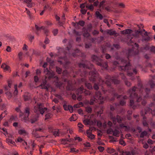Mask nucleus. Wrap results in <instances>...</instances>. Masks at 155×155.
<instances>
[{"label":"nucleus","instance_id":"obj_1","mask_svg":"<svg viewBox=\"0 0 155 155\" xmlns=\"http://www.w3.org/2000/svg\"><path fill=\"white\" fill-rule=\"evenodd\" d=\"M130 61V60L128 58H127V60L122 59L121 61V62L123 64H124V65L120 66L119 68V69L120 71H124L126 70H130L131 66Z\"/></svg>","mask_w":155,"mask_h":155},{"label":"nucleus","instance_id":"obj_2","mask_svg":"<svg viewBox=\"0 0 155 155\" xmlns=\"http://www.w3.org/2000/svg\"><path fill=\"white\" fill-rule=\"evenodd\" d=\"M91 58L93 62L95 61L96 64L98 66L106 68L107 67V63L106 62H104L103 60L101 59L99 57L93 55L91 56Z\"/></svg>","mask_w":155,"mask_h":155},{"label":"nucleus","instance_id":"obj_3","mask_svg":"<svg viewBox=\"0 0 155 155\" xmlns=\"http://www.w3.org/2000/svg\"><path fill=\"white\" fill-rule=\"evenodd\" d=\"M85 61L88 62V63H87L86 64L85 63H79L78 64V67L80 68H83L89 70H91L93 68L94 69V65L93 64L90 63V62L88 61L87 60H85Z\"/></svg>","mask_w":155,"mask_h":155},{"label":"nucleus","instance_id":"obj_4","mask_svg":"<svg viewBox=\"0 0 155 155\" xmlns=\"http://www.w3.org/2000/svg\"><path fill=\"white\" fill-rule=\"evenodd\" d=\"M137 88V87L136 86H134L128 90V93L130 98L134 99L137 97L138 94L136 92Z\"/></svg>","mask_w":155,"mask_h":155},{"label":"nucleus","instance_id":"obj_5","mask_svg":"<svg viewBox=\"0 0 155 155\" xmlns=\"http://www.w3.org/2000/svg\"><path fill=\"white\" fill-rule=\"evenodd\" d=\"M139 50L137 49L134 51L133 49H129L127 53V58L129 59L130 57L131 56H135L139 54Z\"/></svg>","mask_w":155,"mask_h":155},{"label":"nucleus","instance_id":"obj_6","mask_svg":"<svg viewBox=\"0 0 155 155\" xmlns=\"http://www.w3.org/2000/svg\"><path fill=\"white\" fill-rule=\"evenodd\" d=\"M111 96L112 97L110 98V100L111 101H114L115 98L117 99L120 98L122 96V95L119 94L115 91H112Z\"/></svg>","mask_w":155,"mask_h":155},{"label":"nucleus","instance_id":"obj_7","mask_svg":"<svg viewBox=\"0 0 155 155\" xmlns=\"http://www.w3.org/2000/svg\"><path fill=\"white\" fill-rule=\"evenodd\" d=\"M38 117L39 116L38 115L35 114H32L30 117L29 122H30L31 124H33L38 120Z\"/></svg>","mask_w":155,"mask_h":155},{"label":"nucleus","instance_id":"obj_8","mask_svg":"<svg viewBox=\"0 0 155 155\" xmlns=\"http://www.w3.org/2000/svg\"><path fill=\"white\" fill-rule=\"evenodd\" d=\"M137 26L138 28V30H135V33L133 34V35L136 38H138L139 37L140 35H142V31L141 30V28L139 25H137Z\"/></svg>","mask_w":155,"mask_h":155},{"label":"nucleus","instance_id":"obj_9","mask_svg":"<svg viewBox=\"0 0 155 155\" xmlns=\"http://www.w3.org/2000/svg\"><path fill=\"white\" fill-rule=\"evenodd\" d=\"M84 90V87L81 85L80 88L78 89L76 91V94L77 95H78L79 94H81L83 93Z\"/></svg>","mask_w":155,"mask_h":155},{"label":"nucleus","instance_id":"obj_10","mask_svg":"<svg viewBox=\"0 0 155 155\" xmlns=\"http://www.w3.org/2000/svg\"><path fill=\"white\" fill-rule=\"evenodd\" d=\"M23 97L24 101H27L30 100L31 96L28 93H25L23 95Z\"/></svg>","mask_w":155,"mask_h":155},{"label":"nucleus","instance_id":"obj_11","mask_svg":"<svg viewBox=\"0 0 155 155\" xmlns=\"http://www.w3.org/2000/svg\"><path fill=\"white\" fill-rule=\"evenodd\" d=\"M89 131L90 130H87L86 131V133L87 134V137L90 138L91 140H92L94 139L95 136L94 134H92L91 132H89Z\"/></svg>","mask_w":155,"mask_h":155},{"label":"nucleus","instance_id":"obj_12","mask_svg":"<svg viewBox=\"0 0 155 155\" xmlns=\"http://www.w3.org/2000/svg\"><path fill=\"white\" fill-rule=\"evenodd\" d=\"M84 124L86 125H92L93 124V121L89 119H86L83 121Z\"/></svg>","mask_w":155,"mask_h":155},{"label":"nucleus","instance_id":"obj_13","mask_svg":"<svg viewBox=\"0 0 155 155\" xmlns=\"http://www.w3.org/2000/svg\"><path fill=\"white\" fill-rule=\"evenodd\" d=\"M102 95V94L100 91H98L95 93V97L99 100H101L103 99V97Z\"/></svg>","mask_w":155,"mask_h":155},{"label":"nucleus","instance_id":"obj_14","mask_svg":"<svg viewBox=\"0 0 155 155\" xmlns=\"http://www.w3.org/2000/svg\"><path fill=\"white\" fill-rule=\"evenodd\" d=\"M46 75V76H45V79H46L47 78L49 79H50L53 78L54 77V74L53 72H51L50 71L48 73H47Z\"/></svg>","mask_w":155,"mask_h":155},{"label":"nucleus","instance_id":"obj_15","mask_svg":"<svg viewBox=\"0 0 155 155\" xmlns=\"http://www.w3.org/2000/svg\"><path fill=\"white\" fill-rule=\"evenodd\" d=\"M24 2L26 3L27 6L29 8H31L32 7V3L31 0H25Z\"/></svg>","mask_w":155,"mask_h":155},{"label":"nucleus","instance_id":"obj_16","mask_svg":"<svg viewBox=\"0 0 155 155\" xmlns=\"http://www.w3.org/2000/svg\"><path fill=\"white\" fill-rule=\"evenodd\" d=\"M133 31L129 29H126L123 31H121V33L123 34H130L132 33Z\"/></svg>","mask_w":155,"mask_h":155},{"label":"nucleus","instance_id":"obj_17","mask_svg":"<svg viewBox=\"0 0 155 155\" xmlns=\"http://www.w3.org/2000/svg\"><path fill=\"white\" fill-rule=\"evenodd\" d=\"M96 17L99 18L100 20H102L103 18V16L99 12L97 11L95 12Z\"/></svg>","mask_w":155,"mask_h":155},{"label":"nucleus","instance_id":"obj_18","mask_svg":"<svg viewBox=\"0 0 155 155\" xmlns=\"http://www.w3.org/2000/svg\"><path fill=\"white\" fill-rule=\"evenodd\" d=\"M38 107L35 106L34 107V111L35 113H37L39 111L40 107L41 106L42 104L41 103L38 104Z\"/></svg>","mask_w":155,"mask_h":155},{"label":"nucleus","instance_id":"obj_19","mask_svg":"<svg viewBox=\"0 0 155 155\" xmlns=\"http://www.w3.org/2000/svg\"><path fill=\"white\" fill-rule=\"evenodd\" d=\"M18 133L20 135H26L27 134V132L24 129H20L18 130Z\"/></svg>","mask_w":155,"mask_h":155},{"label":"nucleus","instance_id":"obj_20","mask_svg":"<svg viewBox=\"0 0 155 155\" xmlns=\"http://www.w3.org/2000/svg\"><path fill=\"white\" fill-rule=\"evenodd\" d=\"M53 116V115L51 113H48L45 116V120H46L47 119L51 118Z\"/></svg>","mask_w":155,"mask_h":155},{"label":"nucleus","instance_id":"obj_21","mask_svg":"<svg viewBox=\"0 0 155 155\" xmlns=\"http://www.w3.org/2000/svg\"><path fill=\"white\" fill-rule=\"evenodd\" d=\"M106 151L107 153L111 154L115 152V150L113 148L108 147L107 148Z\"/></svg>","mask_w":155,"mask_h":155},{"label":"nucleus","instance_id":"obj_22","mask_svg":"<svg viewBox=\"0 0 155 155\" xmlns=\"http://www.w3.org/2000/svg\"><path fill=\"white\" fill-rule=\"evenodd\" d=\"M149 84L151 88H153L155 87V83L153 80H150L149 81Z\"/></svg>","mask_w":155,"mask_h":155},{"label":"nucleus","instance_id":"obj_23","mask_svg":"<svg viewBox=\"0 0 155 155\" xmlns=\"http://www.w3.org/2000/svg\"><path fill=\"white\" fill-rule=\"evenodd\" d=\"M7 111L5 110L0 115V121L2 120L4 117H5L7 114Z\"/></svg>","mask_w":155,"mask_h":155},{"label":"nucleus","instance_id":"obj_24","mask_svg":"<svg viewBox=\"0 0 155 155\" xmlns=\"http://www.w3.org/2000/svg\"><path fill=\"white\" fill-rule=\"evenodd\" d=\"M61 143L63 144H66L68 143V142L69 141L68 139L67 138L65 139H62L60 140Z\"/></svg>","mask_w":155,"mask_h":155},{"label":"nucleus","instance_id":"obj_25","mask_svg":"<svg viewBox=\"0 0 155 155\" xmlns=\"http://www.w3.org/2000/svg\"><path fill=\"white\" fill-rule=\"evenodd\" d=\"M17 141L18 142L20 143H23L24 142L26 145H27V143L24 140L20 137H18L17 139Z\"/></svg>","mask_w":155,"mask_h":155},{"label":"nucleus","instance_id":"obj_26","mask_svg":"<svg viewBox=\"0 0 155 155\" xmlns=\"http://www.w3.org/2000/svg\"><path fill=\"white\" fill-rule=\"evenodd\" d=\"M116 119L117 120V123L119 124H120L121 123L123 119L121 117V116L119 115H117Z\"/></svg>","mask_w":155,"mask_h":155},{"label":"nucleus","instance_id":"obj_27","mask_svg":"<svg viewBox=\"0 0 155 155\" xmlns=\"http://www.w3.org/2000/svg\"><path fill=\"white\" fill-rule=\"evenodd\" d=\"M111 81L115 84H119L120 83V81L115 79H111Z\"/></svg>","mask_w":155,"mask_h":155},{"label":"nucleus","instance_id":"obj_28","mask_svg":"<svg viewBox=\"0 0 155 155\" xmlns=\"http://www.w3.org/2000/svg\"><path fill=\"white\" fill-rule=\"evenodd\" d=\"M107 34H109L110 35H116L117 33L115 31H112L111 30H109L107 32Z\"/></svg>","mask_w":155,"mask_h":155},{"label":"nucleus","instance_id":"obj_29","mask_svg":"<svg viewBox=\"0 0 155 155\" xmlns=\"http://www.w3.org/2000/svg\"><path fill=\"white\" fill-rule=\"evenodd\" d=\"M145 114H146L149 112H151L152 114H153V113H152V110L149 107H147L145 108Z\"/></svg>","mask_w":155,"mask_h":155},{"label":"nucleus","instance_id":"obj_30","mask_svg":"<svg viewBox=\"0 0 155 155\" xmlns=\"http://www.w3.org/2000/svg\"><path fill=\"white\" fill-rule=\"evenodd\" d=\"M85 86L87 88V89L91 90L92 89V86L91 84L87 82H85Z\"/></svg>","mask_w":155,"mask_h":155},{"label":"nucleus","instance_id":"obj_31","mask_svg":"<svg viewBox=\"0 0 155 155\" xmlns=\"http://www.w3.org/2000/svg\"><path fill=\"white\" fill-rule=\"evenodd\" d=\"M9 88V87H8V86L7 85H5V86L4 87L5 90V91L6 92L5 94H9L11 95V94L9 91H8Z\"/></svg>","mask_w":155,"mask_h":155},{"label":"nucleus","instance_id":"obj_32","mask_svg":"<svg viewBox=\"0 0 155 155\" xmlns=\"http://www.w3.org/2000/svg\"><path fill=\"white\" fill-rule=\"evenodd\" d=\"M30 109L28 107H26L25 109V113L27 114V115L28 116H29L30 114Z\"/></svg>","mask_w":155,"mask_h":155},{"label":"nucleus","instance_id":"obj_33","mask_svg":"<svg viewBox=\"0 0 155 155\" xmlns=\"http://www.w3.org/2000/svg\"><path fill=\"white\" fill-rule=\"evenodd\" d=\"M113 135L116 137H118L119 136V131L117 130H114L113 131Z\"/></svg>","mask_w":155,"mask_h":155},{"label":"nucleus","instance_id":"obj_34","mask_svg":"<svg viewBox=\"0 0 155 155\" xmlns=\"http://www.w3.org/2000/svg\"><path fill=\"white\" fill-rule=\"evenodd\" d=\"M92 25L91 23H90L88 24L87 25V31H88L89 32H90L92 30Z\"/></svg>","mask_w":155,"mask_h":155},{"label":"nucleus","instance_id":"obj_35","mask_svg":"<svg viewBox=\"0 0 155 155\" xmlns=\"http://www.w3.org/2000/svg\"><path fill=\"white\" fill-rule=\"evenodd\" d=\"M75 117H76L75 115L72 114L71 117L69 118V120L71 121H75L77 120L76 118H74Z\"/></svg>","mask_w":155,"mask_h":155},{"label":"nucleus","instance_id":"obj_36","mask_svg":"<svg viewBox=\"0 0 155 155\" xmlns=\"http://www.w3.org/2000/svg\"><path fill=\"white\" fill-rule=\"evenodd\" d=\"M56 71L58 74H61L62 72L61 68H60L59 67L56 66Z\"/></svg>","mask_w":155,"mask_h":155},{"label":"nucleus","instance_id":"obj_37","mask_svg":"<svg viewBox=\"0 0 155 155\" xmlns=\"http://www.w3.org/2000/svg\"><path fill=\"white\" fill-rule=\"evenodd\" d=\"M6 142L7 143H10L13 145H15V142L13 141L12 139L7 138L6 139Z\"/></svg>","mask_w":155,"mask_h":155},{"label":"nucleus","instance_id":"obj_38","mask_svg":"<svg viewBox=\"0 0 155 155\" xmlns=\"http://www.w3.org/2000/svg\"><path fill=\"white\" fill-rule=\"evenodd\" d=\"M150 51L154 54H155V46H152L150 48Z\"/></svg>","mask_w":155,"mask_h":155},{"label":"nucleus","instance_id":"obj_39","mask_svg":"<svg viewBox=\"0 0 155 155\" xmlns=\"http://www.w3.org/2000/svg\"><path fill=\"white\" fill-rule=\"evenodd\" d=\"M147 131H144L142 132L140 135V137L141 138H143L144 136H146L147 135Z\"/></svg>","mask_w":155,"mask_h":155},{"label":"nucleus","instance_id":"obj_40","mask_svg":"<svg viewBox=\"0 0 155 155\" xmlns=\"http://www.w3.org/2000/svg\"><path fill=\"white\" fill-rule=\"evenodd\" d=\"M86 110L88 113H91L92 111V109L90 107L87 106L85 108Z\"/></svg>","mask_w":155,"mask_h":155},{"label":"nucleus","instance_id":"obj_41","mask_svg":"<svg viewBox=\"0 0 155 155\" xmlns=\"http://www.w3.org/2000/svg\"><path fill=\"white\" fill-rule=\"evenodd\" d=\"M89 74H90L94 76V75L97 74L98 73L95 69L94 71H90L89 72Z\"/></svg>","mask_w":155,"mask_h":155},{"label":"nucleus","instance_id":"obj_42","mask_svg":"<svg viewBox=\"0 0 155 155\" xmlns=\"http://www.w3.org/2000/svg\"><path fill=\"white\" fill-rule=\"evenodd\" d=\"M111 79L110 80H108L106 81L105 84L107 86L110 87L111 86Z\"/></svg>","mask_w":155,"mask_h":155},{"label":"nucleus","instance_id":"obj_43","mask_svg":"<svg viewBox=\"0 0 155 155\" xmlns=\"http://www.w3.org/2000/svg\"><path fill=\"white\" fill-rule=\"evenodd\" d=\"M85 24V22L84 21H80L78 23H77V25L78 26V25H80L81 26L83 27Z\"/></svg>","mask_w":155,"mask_h":155},{"label":"nucleus","instance_id":"obj_44","mask_svg":"<svg viewBox=\"0 0 155 155\" xmlns=\"http://www.w3.org/2000/svg\"><path fill=\"white\" fill-rule=\"evenodd\" d=\"M124 82L125 84L128 87H130L131 85V83L128 81L126 79L125 80Z\"/></svg>","mask_w":155,"mask_h":155},{"label":"nucleus","instance_id":"obj_45","mask_svg":"<svg viewBox=\"0 0 155 155\" xmlns=\"http://www.w3.org/2000/svg\"><path fill=\"white\" fill-rule=\"evenodd\" d=\"M83 35L84 37L87 38L90 36V34L86 31V32L83 33Z\"/></svg>","mask_w":155,"mask_h":155},{"label":"nucleus","instance_id":"obj_46","mask_svg":"<svg viewBox=\"0 0 155 155\" xmlns=\"http://www.w3.org/2000/svg\"><path fill=\"white\" fill-rule=\"evenodd\" d=\"M68 110H69L71 113H72L73 111V108L72 106L69 105L68 106Z\"/></svg>","mask_w":155,"mask_h":155},{"label":"nucleus","instance_id":"obj_47","mask_svg":"<svg viewBox=\"0 0 155 155\" xmlns=\"http://www.w3.org/2000/svg\"><path fill=\"white\" fill-rule=\"evenodd\" d=\"M84 93L85 96L90 95L91 94L90 91L86 89H84Z\"/></svg>","mask_w":155,"mask_h":155},{"label":"nucleus","instance_id":"obj_48","mask_svg":"<svg viewBox=\"0 0 155 155\" xmlns=\"http://www.w3.org/2000/svg\"><path fill=\"white\" fill-rule=\"evenodd\" d=\"M29 116H28L27 115L26 117L25 116L23 118V119L24 120L25 122H26L27 121L29 122Z\"/></svg>","mask_w":155,"mask_h":155},{"label":"nucleus","instance_id":"obj_49","mask_svg":"<svg viewBox=\"0 0 155 155\" xmlns=\"http://www.w3.org/2000/svg\"><path fill=\"white\" fill-rule=\"evenodd\" d=\"M97 149L100 152H102L104 150V148L102 146L98 147Z\"/></svg>","mask_w":155,"mask_h":155},{"label":"nucleus","instance_id":"obj_50","mask_svg":"<svg viewBox=\"0 0 155 155\" xmlns=\"http://www.w3.org/2000/svg\"><path fill=\"white\" fill-rule=\"evenodd\" d=\"M52 32L54 36H56L58 33V29H54L53 30Z\"/></svg>","mask_w":155,"mask_h":155},{"label":"nucleus","instance_id":"obj_51","mask_svg":"<svg viewBox=\"0 0 155 155\" xmlns=\"http://www.w3.org/2000/svg\"><path fill=\"white\" fill-rule=\"evenodd\" d=\"M7 82L8 83V86L9 88H10L12 84V81L11 79L8 80Z\"/></svg>","mask_w":155,"mask_h":155},{"label":"nucleus","instance_id":"obj_52","mask_svg":"<svg viewBox=\"0 0 155 155\" xmlns=\"http://www.w3.org/2000/svg\"><path fill=\"white\" fill-rule=\"evenodd\" d=\"M126 103V101L123 100H121L119 102L120 105L122 106H124L125 105Z\"/></svg>","mask_w":155,"mask_h":155},{"label":"nucleus","instance_id":"obj_53","mask_svg":"<svg viewBox=\"0 0 155 155\" xmlns=\"http://www.w3.org/2000/svg\"><path fill=\"white\" fill-rule=\"evenodd\" d=\"M14 88L15 89V91L14 92V94L15 95H16L18 94V91L17 90V86L15 85L14 86Z\"/></svg>","mask_w":155,"mask_h":155},{"label":"nucleus","instance_id":"obj_54","mask_svg":"<svg viewBox=\"0 0 155 155\" xmlns=\"http://www.w3.org/2000/svg\"><path fill=\"white\" fill-rule=\"evenodd\" d=\"M143 39L144 41H148L150 40V38L148 35L146 36V37H145L144 38H143Z\"/></svg>","mask_w":155,"mask_h":155},{"label":"nucleus","instance_id":"obj_55","mask_svg":"<svg viewBox=\"0 0 155 155\" xmlns=\"http://www.w3.org/2000/svg\"><path fill=\"white\" fill-rule=\"evenodd\" d=\"M53 134L55 136H59V133H58V131L56 130L54 131L53 132Z\"/></svg>","mask_w":155,"mask_h":155},{"label":"nucleus","instance_id":"obj_56","mask_svg":"<svg viewBox=\"0 0 155 155\" xmlns=\"http://www.w3.org/2000/svg\"><path fill=\"white\" fill-rule=\"evenodd\" d=\"M120 75L121 76V78L122 79L124 80L126 79V77L123 73H120Z\"/></svg>","mask_w":155,"mask_h":155},{"label":"nucleus","instance_id":"obj_57","mask_svg":"<svg viewBox=\"0 0 155 155\" xmlns=\"http://www.w3.org/2000/svg\"><path fill=\"white\" fill-rule=\"evenodd\" d=\"M80 12L82 14L85 15L87 12V10L84 9H81Z\"/></svg>","mask_w":155,"mask_h":155},{"label":"nucleus","instance_id":"obj_58","mask_svg":"<svg viewBox=\"0 0 155 155\" xmlns=\"http://www.w3.org/2000/svg\"><path fill=\"white\" fill-rule=\"evenodd\" d=\"M83 145L86 147H90L91 146L90 143L88 142H86V143H84Z\"/></svg>","mask_w":155,"mask_h":155},{"label":"nucleus","instance_id":"obj_59","mask_svg":"<svg viewBox=\"0 0 155 155\" xmlns=\"http://www.w3.org/2000/svg\"><path fill=\"white\" fill-rule=\"evenodd\" d=\"M74 140H77L78 142H81L82 140V139L79 137H74Z\"/></svg>","mask_w":155,"mask_h":155},{"label":"nucleus","instance_id":"obj_60","mask_svg":"<svg viewBox=\"0 0 155 155\" xmlns=\"http://www.w3.org/2000/svg\"><path fill=\"white\" fill-rule=\"evenodd\" d=\"M93 88L96 90H98L99 89L98 85L96 83L94 84V86H93Z\"/></svg>","mask_w":155,"mask_h":155},{"label":"nucleus","instance_id":"obj_61","mask_svg":"<svg viewBox=\"0 0 155 155\" xmlns=\"http://www.w3.org/2000/svg\"><path fill=\"white\" fill-rule=\"evenodd\" d=\"M90 80L91 81L93 82L95 81H96L95 76H92L90 77Z\"/></svg>","mask_w":155,"mask_h":155},{"label":"nucleus","instance_id":"obj_62","mask_svg":"<svg viewBox=\"0 0 155 155\" xmlns=\"http://www.w3.org/2000/svg\"><path fill=\"white\" fill-rule=\"evenodd\" d=\"M113 132L112 129L111 128H109L107 130V133L108 134H111V132Z\"/></svg>","mask_w":155,"mask_h":155},{"label":"nucleus","instance_id":"obj_63","mask_svg":"<svg viewBox=\"0 0 155 155\" xmlns=\"http://www.w3.org/2000/svg\"><path fill=\"white\" fill-rule=\"evenodd\" d=\"M104 22L105 23L107 24V25L108 26V27H110V25L109 24V23L108 21V20L107 19H104Z\"/></svg>","mask_w":155,"mask_h":155},{"label":"nucleus","instance_id":"obj_64","mask_svg":"<svg viewBox=\"0 0 155 155\" xmlns=\"http://www.w3.org/2000/svg\"><path fill=\"white\" fill-rule=\"evenodd\" d=\"M76 149L74 148H71V149L70 152H75L78 153L79 150H76Z\"/></svg>","mask_w":155,"mask_h":155}]
</instances>
